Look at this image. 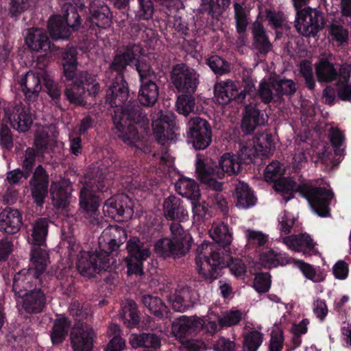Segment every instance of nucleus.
<instances>
[{
  "label": "nucleus",
  "instance_id": "obj_45",
  "mask_svg": "<svg viewBox=\"0 0 351 351\" xmlns=\"http://www.w3.org/2000/svg\"><path fill=\"white\" fill-rule=\"evenodd\" d=\"M130 343L134 348L140 347L156 348L160 345V338L153 333L132 334Z\"/></svg>",
  "mask_w": 351,
  "mask_h": 351
},
{
  "label": "nucleus",
  "instance_id": "obj_14",
  "mask_svg": "<svg viewBox=\"0 0 351 351\" xmlns=\"http://www.w3.org/2000/svg\"><path fill=\"white\" fill-rule=\"evenodd\" d=\"M206 328L210 332L217 331V324L215 321L203 320L197 317H188L182 315L177 318L172 324V332L178 338H182Z\"/></svg>",
  "mask_w": 351,
  "mask_h": 351
},
{
  "label": "nucleus",
  "instance_id": "obj_28",
  "mask_svg": "<svg viewBox=\"0 0 351 351\" xmlns=\"http://www.w3.org/2000/svg\"><path fill=\"white\" fill-rule=\"evenodd\" d=\"M282 243H285L289 250L294 252H302L304 255L310 256L317 252L315 249V243L307 234L285 237L282 239Z\"/></svg>",
  "mask_w": 351,
  "mask_h": 351
},
{
  "label": "nucleus",
  "instance_id": "obj_27",
  "mask_svg": "<svg viewBox=\"0 0 351 351\" xmlns=\"http://www.w3.org/2000/svg\"><path fill=\"white\" fill-rule=\"evenodd\" d=\"M163 213L166 219L169 220L183 222L189 219L188 211L182 205V200L175 195H170L165 199Z\"/></svg>",
  "mask_w": 351,
  "mask_h": 351
},
{
  "label": "nucleus",
  "instance_id": "obj_31",
  "mask_svg": "<svg viewBox=\"0 0 351 351\" xmlns=\"http://www.w3.org/2000/svg\"><path fill=\"white\" fill-rule=\"evenodd\" d=\"M20 86L25 100L28 102L34 101L42 89L41 79L38 74L29 71L21 79Z\"/></svg>",
  "mask_w": 351,
  "mask_h": 351
},
{
  "label": "nucleus",
  "instance_id": "obj_36",
  "mask_svg": "<svg viewBox=\"0 0 351 351\" xmlns=\"http://www.w3.org/2000/svg\"><path fill=\"white\" fill-rule=\"evenodd\" d=\"M25 41L32 51H45L50 47L49 37L45 32L39 28L29 29Z\"/></svg>",
  "mask_w": 351,
  "mask_h": 351
},
{
  "label": "nucleus",
  "instance_id": "obj_64",
  "mask_svg": "<svg viewBox=\"0 0 351 351\" xmlns=\"http://www.w3.org/2000/svg\"><path fill=\"white\" fill-rule=\"evenodd\" d=\"M271 286L270 275L268 273L258 274L254 278L253 287L258 293L267 292Z\"/></svg>",
  "mask_w": 351,
  "mask_h": 351
},
{
  "label": "nucleus",
  "instance_id": "obj_22",
  "mask_svg": "<svg viewBox=\"0 0 351 351\" xmlns=\"http://www.w3.org/2000/svg\"><path fill=\"white\" fill-rule=\"evenodd\" d=\"M244 151L254 152L252 154H270L276 149V143L271 133L262 132L253 136L243 145ZM241 154H245L243 152Z\"/></svg>",
  "mask_w": 351,
  "mask_h": 351
},
{
  "label": "nucleus",
  "instance_id": "obj_16",
  "mask_svg": "<svg viewBox=\"0 0 351 351\" xmlns=\"http://www.w3.org/2000/svg\"><path fill=\"white\" fill-rule=\"evenodd\" d=\"M134 204L132 199L125 194L114 195L106 200L103 207L105 215L118 219L123 217L125 219L132 217Z\"/></svg>",
  "mask_w": 351,
  "mask_h": 351
},
{
  "label": "nucleus",
  "instance_id": "obj_34",
  "mask_svg": "<svg viewBox=\"0 0 351 351\" xmlns=\"http://www.w3.org/2000/svg\"><path fill=\"white\" fill-rule=\"evenodd\" d=\"M31 268L39 276L45 278L46 274H44L46 268L49 264V258L46 250V245L32 246L31 251Z\"/></svg>",
  "mask_w": 351,
  "mask_h": 351
},
{
  "label": "nucleus",
  "instance_id": "obj_48",
  "mask_svg": "<svg viewBox=\"0 0 351 351\" xmlns=\"http://www.w3.org/2000/svg\"><path fill=\"white\" fill-rule=\"evenodd\" d=\"M122 319L128 327L136 326L139 322V316L136 303L132 300H126L122 306Z\"/></svg>",
  "mask_w": 351,
  "mask_h": 351
},
{
  "label": "nucleus",
  "instance_id": "obj_46",
  "mask_svg": "<svg viewBox=\"0 0 351 351\" xmlns=\"http://www.w3.org/2000/svg\"><path fill=\"white\" fill-rule=\"evenodd\" d=\"M69 326L70 323L66 317L62 316L56 319L51 332V340L53 344H59L62 342Z\"/></svg>",
  "mask_w": 351,
  "mask_h": 351
},
{
  "label": "nucleus",
  "instance_id": "obj_32",
  "mask_svg": "<svg viewBox=\"0 0 351 351\" xmlns=\"http://www.w3.org/2000/svg\"><path fill=\"white\" fill-rule=\"evenodd\" d=\"M316 78L320 84H329L337 80V69L327 58H319L315 64Z\"/></svg>",
  "mask_w": 351,
  "mask_h": 351
},
{
  "label": "nucleus",
  "instance_id": "obj_35",
  "mask_svg": "<svg viewBox=\"0 0 351 351\" xmlns=\"http://www.w3.org/2000/svg\"><path fill=\"white\" fill-rule=\"evenodd\" d=\"M136 46L138 47L139 52L136 56L135 59L133 60L128 66L134 64L135 69L138 75V81L147 80L149 78H157V75L152 66L145 60L139 59V56L142 53V47L138 44H128L125 46H123L119 48L115 54L125 51L126 49L129 47Z\"/></svg>",
  "mask_w": 351,
  "mask_h": 351
},
{
  "label": "nucleus",
  "instance_id": "obj_38",
  "mask_svg": "<svg viewBox=\"0 0 351 351\" xmlns=\"http://www.w3.org/2000/svg\"><path fill=\"white\" fill-rule=\"evenodd\" d=\"M49 222L45 218H39L32 223V228L27 237V242L32 246L46 245Z\"/></svg>",
  "mask_w": 351,
  "mask_h": 351
},
{
  "label": "nucleus",
  "instance_id": "obj_13",
  "mask_svg": "<svg viewBox=\"0 0 351 351\" xmlns=\"http://www.w3.org/2000/svg\"><path fill=\"white\" fill-rule=\"evenodd\" d=\"M129 256L125 258L129 275L143 274V261L151 254L149 244L141 242L138 238L130 239L127 243Z\"/></svg>",
  "mask_w": 351,
  "mask_h": 351
},
{
  "label": "nucleus",
  "instance_id": "obj_11",
  "mask_svg": "<svg viewBox=\"0 0 351 351\" xmlns=\"http://www.w3.org/2000/svg\"><path fill=\"white\" fill-rule=\"evenodd\" d=\"M170 84L178 93H195L199 84V74L185 63L172 66L169 73Z\"/></svg>",
  "mask_w": 351,
  "mask_h": 351
},
{
  "label": "nucleus",
  "instance_id": "obj_53",
  "mask_svg": "<svg viewBox=\"0 0 351 351\" xmlns=\"http://www.w3.org/2000/svg\"><path fill=\"white\" fill-rule=\"evenodd\" d=\"M206 64L216 75H222L230 71V64L217 55L208 58Z\"/></svg>",
  "mask_w": 351,
  "mask_h": 351
},
{
  "label": "nucleus",
  "instance_id": "obj_42",
  "mask_svg": "<svg viewBox=\"0 0 351 351\" xmlns=\"http://www.w3.org/2000/svg\"><path fill=\"white\" fill-rule=\"evenodd\" d=\"M178 193L183 197L197 200L200 197L199 186L194 180L182 177L176 183Z\"/></svg>",
  "mask_w": 351,
  "mask_h": 351
},
{
  "label": "nucleus",
  "instance_id": "obj_17",
  "mask_svg": "<svg viewBox=\"0 0 351 351\" xmlns=\"http://www.w3.org/2000/svg\"><path fill=\"white\" fill-rule=\"evenodd\" d=\"M293 163L292 166V171H290V169L288 168V172L291 178V180H295L298 184H307L309 186V188L311 189H317L319 193H322L321 195H319V199L322 201L324 195L325 194H330V197L328 198L326 201V208L325 210L323 209H312L313 211L316 213L317 215L321 217H326L328 214V205L331 203V201L333 198V193L330 190L321 188V187H315L313 186L311 182H302L300 180L301 176L299 174L298 170H300L302 167L305 166L306 163V160L304 157V155H294L293 158Z\"/></svg>",
  "mask_w": 351,
  "mask_h": 351
},
{
  "label": "nucleus",
  "instance_id": "obj_4",
  "mask_svg": "<svg viewBox=\"0 0 351 351\" xmlns=\"http://www.w3.org/2000/svg\"><path fill=\"white\" fill-rule=\"evenodd\" d=\"M265 178L269 182H274V189L278 192L285 202L293 197V193H300L307 199L312 209L325 210L326 201L330 197V194H325L322 200L319 199L317 189H311L307 184H298L295 180H291L288 169L279 162L273 161L269 164L265 170Z\"/></svg>",
  "mask_w": 351,
  "mask_h": 351
},
{
  "label": "nucleus",
  "instance_id": "obj_63",
  "mask_svg": "<svg viewBox=\"0 0 351 351\" xmlns=\"http://www.w3.org/2000/svg\"><path fill=\"white\" fill-rule=\"evenodd\" d=\"M245 238L248 243L258 245H263L268 241V237L261 231L245 228L243 230Z\"/></svg>",
  "mask_w": 351,
  "mask_h": 351
},
{
  "label": "nucleus",
  "instance_id": "obj_57",
  "mask_svg": "<svg viewBox=\"0 0 351 351\" xmlns=\"http://www.w3.org/2000/svg\"><path fill=\"white\" fill-rule=\"evenodd\" d=\"M263 341V334L256 330H252L244 335V348L247 351H256Z\"/></svg>",
  "mask_w": 351,
  "mask_h": 351
},
{
  "label": "nucleus",
  "instance_id": "obj_7",
  "mask_svg": "<svg viewBox=\"0 0 351 351\" xmlns=\"http://www.w3.org/2000/svg\"><path fill=\"white\" fill-rule=\"evenodd\" d=\"M256 94L255 80L248 71H243L241 82L230 80L215 86V96L223 104L232 101L242 104L247 95L254 96Z\"/></svg>",
  "mask_w": 351,
  "mask_h": 351
},
{
  "label": "nucleus",
  "instance_id": "obj_5",
  "mask_svg": "<svg viewBox=\"0 0 351 351\" xmlns=\"http://www.w3.org/2000/svg\"><path fill=\"white\" fill-rule=\"evenodd\" d=\"M198 158L196 162V172L202 182L216 191L222 189L221 183L217 179H221L226 172L229 175L235 174L240 171L243 162L252 161L251 155H222L217 158L218 165L213 158L206 155Z\"/></svg>",
  "mask_w": 351,
  "mask_h": 351
},
{
  "label": "nucleus",
  "instance_id": "obj_41",
  "mask_svg": "<svg viewBox=\"0 0 351 351\" xmlns=\"http://www.w3.org/2000/svg\"><path fill=\"white\" fill-rule=\"evenodd\" d=\"M62 10L63 14L61 18L64 20L65 25L69 27V30L71 32H78L82 28L86 29L75 6L71 3H66L63 5Z\"/></svg>",
  "mask_w": 351,
  "mask_h": 351
},
{
  "label": "nucleus",
  "instance_id": "obj_55",
  "mask_svg": "<svg viewBox=\"0 0 351 351\" xmlns=\"http://www.w3.org/2000/svg\"><path fill=\"white\" fill-rule=\"evenodd\" d=\"M312 159L315 165L326 171L331 170L341 160V155H313Z\"/></svg>",
  "mask_w": 351,
  "mask_h": 351
},
{
  "label": "nucleus",
  "instance_id": "obj_59",
  "mask_svg": "<svg viewBox=\"0 0 351 351\" xmlns=\"http://www.w3.org/2000/svg\"><path fill=\"white\" fill-rule=\"evenodd\" d=\"M45 91L56 104L60 103L62 90L58 83L47 76L43 77Z\"/></svg>",
  "mask_w": 351,
  "mask_h": 351
},
{
  "label": "nucleus",
  "instance_id": "obj_58",
  "mask_svg": "<svg viewBox=\"0 0 351 351\" xmlns=\"http://www.w3.org/2000/svg\"><path fill=\"white\" fill-rule=\"evenodd\" d=\"M243 313L240 310L232 309L218 317V322L221 327H231L237 325L242 319Z\"/></svg>",
  "mask_w": 351,
  "mask_h": 351
},
{
  "label": "nucleus",
  "instance_id": "obj_18",
  "mask_svg": "<svg viewBox=\"0 0 351 351\" xmlns=\"http://www.w3.org/2000/svg\"><path fill=\"white\" fill-rule=\"evenodd\" d=\"M90 16L84 22V27L90 30L106 28L111 23L112 13L104 2L98 1L89 8Z\"/></svg>",
  "mask_w": 351,
  "mask_h": 351
},
{
  "label": "nucleus",
  "instance_id": "obj_49",
  "mask_svg": "<svg viewBox=\"0 0 351 351\" xmlns=\"http://www.w3.org/2000/svg\"><path fill=\"white\" fill-rule=\"evenodd\" d=\"M230 0H202V10L214 18L221 15L230 5Z\"/></svg>",
  "mask_w": 351,
  "mask_h": 351
},
{
  "label": "nucleus",
  "instance_id": "obj_43",
  "mask_svg": "<svg viewBox=\"0 0 351 351\" xmlns=\"http://www.w3.org/2000/svg\"><path fill=\"white\" fill-rule=\"evenodd\" d=\"M237 206L241 208H248L256 203V198L248 185L239 182L236 186Z\"/></svg>",
  "mask_w": 351,
  "mask_h": 351
},
{
  "label": "nucleus",
  "instance_id": "obj_54",
  "mask_svg": "<svg viewBox=\"0 0 351 351\" xmlns=\"http://www.w3.org/2000/svg\"><path fill=\"white\" fill-rule=\"evenodd\" d=\"M298 66L300 73L304 78L306 87L310 90H314L316 82L311 62L307 60H303Z\"/></svg>",
  "mask_w": 351,
  "mask_h": 351
},
{
  "label": "nucleus",
  "instance_id": "obj_19",
  "mask_svg": "<svg viewBox=\"0 0 351 351\" xmlns=\"http://www.w3.org/2000/svg\"><path fill=\"white\" fill-rule=\"evenodd\" d=\"M258 106V103H250L245 106L242 111L240 127L243 136L253 134L258 125L265 124L264 114Z\"/></svg>",
  "mask_w": 351,
  "mask_h": 351
},
{
  "label": "nucleus",
  "instance_id": "obj_56",
  "mask_svg": "<svg viewBox=\"0 0 351 351\" xmlns=\"http://www.w3.org/2000/svg\"><path fill=\"white\" fill-rule=\"evenodd\" d=\"M119 326L112 324L110 326L108 333L109 335H114L108 343L105 351H122L125 346V341L119 336Z\"/></svg>",
  "mask_w": 351,
  "mask_h": 351
},
{
  "label": "nucleus",
  "instance_id": "obj_15",
  "mask_svg": "<svg viewBox=\"0 0 351 351\" xmlns=\"http://www.w3.org/2000/svg\"><path fill=\"white\" fill-rule=\"evenodd\" d=\"M187 128L189 137L196 150L204 149L210 144L212 130L208 121L194 117L189 121Z\"/></svg>",
  "mask_w": 351,
  "mask_h": 351
},
{
  "label": "nucleus",
  "instance_id": "obj_60",
  "mask_svg": "<svg viewBox=\"0 0 351 351\" xmlns=\"http://www.w3.org/2000/svg\"><path fill=\"white\" fill-rule=\"evenodd\" d=\"M193 218L195 223H200L209 216L208 205L203 202H197L192 200Z\"/></svg>",
  "mask_w": 351,
  "mask_h": 351
},
{
  "label": "nucleus",
  "instance_id": "obj_24",
  "mask_svg": "<svg viewBox=\"0 0 351 351\" xmlns=\"http://www.w3.org/2000/svg\"><path fill=\"white\" fill-rule=\"evenodd\" d=\"M38 152H32L29 154H61L63 144L51 138L45 130L38 131L35 134L34 143ZM28 148L25 154H28Z\"/></svg>",
  "mask_w": 351,
  "mask_h": 351
},
{
  "label": "nucleus",
  "instance_id": "obj_9",
  "mask_svg": "<svg viewBox=\"0 0 351 351\" xmlns=\"http://www.w3.org/2000/svg\"><path fill=\"white\" fill-rule=\"evenodd\" d=\"M80 193V205L88 215L95 216L99 206L95 193L105 186L104 176L96 167L90 169L82 178Z\"/></svg>",
  "mask_w": 351,
  "mask_h": 351
},
{
  "label": "nucleus",
  "instance_id": "obj_10",
  "mask_svg": "<svg viewBox=\"0 0 351 351\" xmlns=\"http://www.w3.org/2000/svg\"><path fill=\"white\" fill-rule=\"evenodd\" d=\"M152 130L155 141L160 145V154H169L172 152V146L177 142L176 133V117L173 113H161L156 119L152 121Z\"/></svg>",
  "mask_w": 351,
  "mask_h": 351
},
{
  "label": "nucleus",
  "instance_id": "obj_52",
  "mask_svg": "<svg viewBox=\"0 0 351 351\" xmlns=\"http://www.w3.org/2000/svg\"><path fill=\"white\" fill-rule=\"evenodd\" d=\"M328 138L334 154H344L346 145L343 132L339 128H331L329 130Z\"/></svg>",
  "mask_w": 351,
  "mask_h": 351
},
{
  "label": "nucleus",
  "instance_id": "obj_44",
  "mask_svg": "<svg viewBox=\"0 0 351 351\" xmlns=\"http://www.w3.org/2000/svg\"><path fill=\"white\" fill-rule=\"evenodd\" d=\"M285 254L267 250L260 254L259 263L264 267L271 268L278 265H283L288 263Z\"/></svg>",
  "mask_w": 351,
  "mask_h": 351
},
{
  "label": "nucleus",
  "instance_id": "obj_12",
  "mask_svg": "<svg viewBox=\"0 0 351 351\" xmlns=\"http://www.w3.org/2000/svg\"><path fill=\"white\" fill-rule=\"evenodd\" d=\"M325 25L324 13L317 8L305 7L296 11L295 27L305 37L316 36Z\"/></svg>",
  "mask_w": 351,
  "mask_h": 351
},
{
  "label": "nucleus",
  "instance_id": "obj_2",
  "mask_svg": "<svg viewBox=\"0 0 351 351\" xmlns=\"http://www.w3.org/2000/svg\"><path fill=\"white\" fill-rule=\"evenodd\" d=\"M209 234L216 243L204 242L199 246L195 262L199 273L204 278L214 280L218 276V269L226 263L223 255L224 249L219 245H230L232 236L228 226L222 222H214Z\"/></svg>",
  "mask_w": 351,
  "mask_h": 351
},
{
  "label": "nucleus",
  "instance_id": "obj_29",
  "mask_svg": "<svg viewBox=\"0 0 351 351\" xmlns=\"http://www.w3.org/2000/svg\"><path fill=\"white\" fill-rule=\"evenodd\" d=\"M17 296L21 298V300H18V303H21L27 313L40 312L45 303V295L39 288H34Z\"/></svg>",
  "mask_w": 351,
  "mask_h": 351
},
{
  "label": "nucleus",
  "instance_id": "obj_47",
  "mask_svg": "<svg viewBox=\"0 0 351 351\" xmlns=\"http://www.w3.org/2000/svg\"><path fill=\"white\" fill-rule=\"evenodd\" d=\"M273 88L275 90L276 100L282 99L284 95H293L296 92L295 82L292 80L285 78L274 80Z\"/></svg>",
  "mask_w": 351,
  "mask_h": 351
},
{
  "label": "nucleus",
  "instance_id": "obj_23",
  "mask_svg": "<svg viewBox=\"0 0 351 351\" xmlns=\"http://www.w3.org/2000/svg\"><path fill=\"white\" fill-rule=\"evenodd\" d=\"M48 176L45 169L39 165L35 170L32 179L29 182L31 193L35 202L41 206L47 194Z\"/></svg>",
  "mask_w": 351,
  "mask_h": 351
},
{
  "label": "nucleus",
  "instance_id": "obj_40",
  "mask_svg": "<svg viewBox=\"0 0 351 351\" xmlns=\"http://www.w3.org/2000/svg\"><path fill=\"white\" fill-rule=\"evenodd\" d=\"M47 29L52 40L69 39L71 35L69 27L66 25L61 16L57 15L49 19L47 25Z\"/></svg>",
  "mask_w": 351,
  "mask_h": 351
},
{
  "label": "nucleus",
  "instance_id": "obj_50",
  "mask_svg": "<svg viewBox=\"0 0 351 351\" xmlns=\"http://www.w3.org/2000/svg\"><path fill=\"white\" fill-rule=\"evenodd\" d=\"M194 93H180L177 97L176 108L179 114L188 116L193 112L195 106Z\"/></svg>",
  "mask_w": 351,
  "mask_h": 351
},
{
  "label": "nucleus",
  "instance_id": "obj_20",
  "mask_svg": "<svg viewBox=\"0 0 351 351\" xmlns=\"http://www.w3.org/2000/svg\"><path fill=\"white\" fill-rule=\"evenodd\" d=\"M43 279V277L39 276L32 269H22L14 277L13 290L16 295H21L34 288H38Z\"/></svg>",
  "mask_w": 351,
  "mask_h": 351
},
{
  "label": "nucleus",
  "instance_id": "obj_51",
  "mask_svg": "<svg viewBox=\"0 0 351 351\" xmlns=\"http://www.w3.org/2000/svg\"><path fill=\"white\" fill-rule=\"evenodd\" d=\"M143 302L149 311L156 316L163 317L167 315V307L160 298L152 295H145L143 298Z\"/></svg>",
  "mask_w": 351,
  "mask_h": 351
},
{
  "label": "nucleus",
  "instance_id": "obj_3",
  "mask_svg": "<svg viewBox=\"0 0 351 351\" xmlns=\"http://www.w3.org/2000/svg\"><path fill=\"white\" fill-rule=\"evenodd\" d=\"M125 239V230L117 226L106 228L99 238V252L90 254L81 252L78 256L77 267L85 277H93L101 270H107L114 263L110 254L116 250Z\"/></svg>",
  "mask_w": 351,
  "mask_h": 351
},
{
  "label": "nucleus",
  "instance_id": "obj_33",
  "mask_svg": "<svg viewBox=\"0 0 351 351\" xmlns=\"http://www.w3.org/2000/svg\"><path fill=\"white\" fill-rule=\"evenodd\" d=\"M196 296L195 291L186 287L177 289L169 301L176 311L183 312L193 305Z\"/></svg>",
  "mask_w": 351,
  "mask_h": 351
},
{
  "label": "nucleus",
  "instance_id": "obj_8",
  "mask_svg": "<svg viewBox=\"0 0 351 351\" xmlns=\"http://www.w3.org/2000/svg\"><path fill=\"white\" fill-rule=\"evenodd\" d=\"M171 239L159 240L155 245L156 252L163 257L180 258L190 250L192 237L179 223H172L170 227Z\"/></svg>",
  "mask_w": 351,
  "mask_h": 351
},
{
  "label": "nucleus",
  "instance_id": "obj_21",
  "mask_svg": "<svg viewBox=\"0 0 351 351\" xmlns=\"http://www.w3.org/2000/svg\"><path fill=\"white\" fill-rule=\"evenodd\" d=\"M156 79L149 78L138 81L137 99L135 101L138 104L150 108L156 104L159 97V86L156 82Z\"/></svg>",
  "mask_w": 351,
  "mask_h": 351
},
{
  "label": "nucleus",
  "instance_id": "obj_30",
  "mask_svg": "<svg viewBox=\"0 0 351 351\" xmlns=\"http://www.w3.org/2000/svg\"><path fill=\"white\" fill-rule=\"evenodd\" d=\"M22 223V215L18 210L5 208L0 213L1 232L15 234L20 230Z\"/></svg>",
  "mask_w": 351,
  "mask_h": 351
},
{
  "label": "nucleus",
  "instance_id": "obj_39",
  "mask_svg": "<svg viewBox=\"0 0 351 351\" xmlns=\"http://www.w3.org/2000/svg\"><path fill=\"white\" fill-rule=\"evenodd\" d=\"M77 51L75 47L66 49L62 54V66L65 79H72L78 73Z\"/></svg>",
  "mask_w": 351,
  "mask_h": 351
},
{
  "label": "nucleus",
  "instance_id": "obj_26",
  "mask_svg": "<svg viewBox=\"0 0 351 351\" xmlns=\"http://www.w3.org/2000/svg\"><path fill=\"white\" fill-rule=\"evenodd\" d=\"M95 336L93 329L86 324L76 326L71 333V343L74 351H90Z\"/></svg>",
  "mask_w": 351,
  "mask_h": 351
},
{
  "label": "nucleus",
  "instance_id": "obj_1",
  "mask_svg": "<svg viewBox=\"0 0 351 351\" xmlns=\"http://www.w3.org/2000/svg\"><path fill=\"white\" fill-rule=\"evenodd\" d=\"M138 52V47L132 46L124 52L114 54L106 72V75L112 77L106 93V104L111 108L121 107L114 111V130L124 143L134 147L149 132V120L139 104L130 100L123 106L129 97L125 74L128 65Z\"/></svg>",
  "mask_w": 351,
  "mask_h": 351
},
{
  "label": "nucleus",
  "instance_id": "obj_25",
  "mask_svg": "<svg viewBox=\"0 0 351 351\" xmlns=\"http://www.w3.org/2000/svg\"><path fill=\"white\" fill-rule=\"evenodd\" d=\"M71 186L68 180L60 178L51 183L50 193L54 206L64 208L70 202Z\"/></svg>",
  "mask_w": 351,
  "mask_h": 351
},
{
  "label": "nucleus",
  "instance_id": "obj_62",
  "mask_svg": "<svg viewBox=\"0 0 351 351\" xmlns=\"http://www.w3.org/2000/svg\"><path fill=\"white\" fill-rule=\"evenodd\" d=\"M273 90H274L273 88V81L268 82L263 80L261 81L256 93H258L261 101L268 104L276 98L275 93Z\"/></svg>",
  "mask_w": 351,
  "mask_h": 351
},
{
  "label": "nucleus",
  "instance_id": "obj_37",
  "mask_svg": "<svg viewBox=\"0 0 351 351\" xmlns=\"http://www.w3.org/2000/svg\"><path fill=\"white\" fill-rule=\"evenodd\" d=\"M252 34L253 37L252 45L261 55L267 54L272 49L268 36L266 34L263 25L256 21L252 25Z\"/></svg>",
  "mask_w": 351,
  "mask_h": 351
},
{
  "label": "nucleus",
  "instance_id": "obj_6",
  "mask_svg": "<svg viewBox=\"0 0 351 351\" xmlns=\"http://www.w3.org/2000/svg\"><path fill=\"white\" fill-rule=\"evenodd\" d=\"M66 86L64 96L70 104L75 106H85L86 92L95 97L99 90L100 84L97 82V75L87 71H79L72 79H65Z\"/></svg>",
  "mask_w": 351,
  "mask_h": 351
},
{
  "label": "nucleus",
  "instance_id": "obj_61",
  "mask_svg": "<svg viewBox=\"0 0 351 351\" xmlns=\"http://www.w3.org/2000/svg\"><path fill=\"white\" fill-rule=\"evenodd\" d=\"M70 313L78 322L88 319L92 315V312L88 305H82L79 302L75 301L69 307Z\"/></svg>",
  "mask_w": 351,
  "mask_h": 351
}]
</instances>
